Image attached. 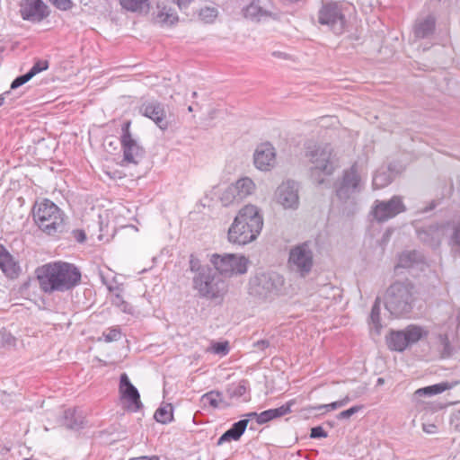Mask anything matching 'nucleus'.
<instances>
[{"label": "nucleus", "mask_w": 460, "mask_h": 460, "mask_svg": "<svg viewBox=\"0 0 460 460\" xmlns=\"http://www.w3.org/2000/svg\"><path fill=\"white\" fill-rule=\"evenodd\" d=\"M39 287L44 294L72 291L82 282V272L74 263L57 261L43 264L35 270Z\"/></svg>", "instance_id": "obj_1"}, {"label": "nucleus", "mask_w": 460, "mask_h": 460, "mask_svg": "<svg viewBox=\"0 0 460 460\" xmlns=\"http://www.w3.org/2000/svg\"><path fill=\"white\" fill-rule=\"evenodd\" d=\"M263 227V217L258 207L248 204L242 208L228 228L229 243L245 245L253 242Z\"/></svg>", "instance_id": "obj_2"}, {"label": "nucleus", "mask_w": 460, "mask_h": 460, "mask_svg": "<svg viewBox=\"0 0 460 460\" xmlns=\"http://www.w3.org/2000/svg\"><path fill=\"white\" fill-rule=\"evenodd\" d=\"M367 176L362 173L357 163L349 168L343 170L341 175L337 178L333 188L338 199L343 204L344 208L349 204L355 212L358 204V196L365 190Z\"/></svg>", "instance_id": "obj_3"}, {"label": "nucleus", "mask_w": 460, "mask_h": 460, "mask_svg": "<svg viewBox=\"0 0 460 460\" xmlns=\"http://www.w3.org/2000/svg\"><path fill=\"white\" fill-rule=\"evenodd\" d=\"M32 215L38 227L48 235H57L66 230L65 213L49 199L37 201L32 208Z\"/></svg>", "instance_id": "obj_4"}, {"label": "nucleus", "mask_w": 460, "mask_h": 460, "mask_svg": "<svg viewBox=\"0 0 460 460\" xmlns=\"http://www.w3.org/2000/svg\"><path fill=\"white\" fill-rule=\"evenodd\" d=\"M413 286L409 282L396 281L386 290L385 309L394 317H401L411 312L413 307Z\"/></svg>", "instance_id": "obj_5"}, {"label": "nucleus", "mask_w": 460, "mask_h": 460, "mask_svg": "<svg viewBox=\"0 0 460 460\" xmlns=\"http://www.w3.org/2000/svg\"><path fill=\"white\" fill-rule=\"evenodd\" d=\"M306 156L312 164L310 168L311 177L318 184H323L324 182L323 176L332 175L336 167L331 146L314 145L308 146Z\"/></svg>", "instance_id": "obj_6"}, {"label": "nucleus", "mask_w": 460, "mask_h": 460, "mask_svg": "<svg viewBox=\"0 0 460 460\" xmlns=\"http://www.w3.org/2000/svg\"><path fill=\"white\" fill-rule=\"evenodd\" d=\"M349 7L337 2H327L318 11V22L327 26L335 35H341L349 28Z\"/></svg>", "instance_id": "obj_7"}, {"label": "nucleus", "mask_w": 460, "mask_h": 460, "mask_svg": "<svg viewBox=\"0 0 460 460\" xmlns=\"http://www.w3.org/2000/svg\"><path fill=\"white\" fill-rule=\"evenodd\" d=\"M192 284L200 297L209 300H222L227 292L226 282L213 269L207 273L194 275Z\"/></svg>", "instance_id": "obj_8"}, {"label": "nucleus", "mask_w": 460, "mask_h": 460, "mask_svg": "<svg viewBox=\"0 0 460 460\" xmlns=\"http://www.w3.org/2000/svg\"><path fill=\"white\" fill-rule=\"evenodd\" d=\"M314 248L311 241H305L292 246L289 250L288 266L300 277H306L314 267Z\"/></svg>", "instance_id": "obj_9"}, {"label": "nucleus", "mask_w": 460, "mask_h": 460, "mask_svg": "<svg viewBox=\"0 0 460 460\" xmlns=\"http://www.w3.org/2000/svg\"><path fill=\"white\" fill-rule=\"evenodd\" d=\"M283 283V278L277 272L257 273L250 280V293L260 298L266 299L278 295Z\"/></svg>", "instance_id": "obj_10"}, {"label": "nucleus", "mask_w": 460, "mask_h": 460, "mask_svg": "<svg viewBox=\"0 0 460 460\" xmlns=\"http://www.w3.org/2000/svg\"><path fill=\"white\" fill-rule=\"evenodd\" d=\"M213 270L221 278H230L234 275H241L247 271L248 260L244 256L226 253L220 255L215 253L210 259Z\"/></svg>", "instance_id": "obj_11"}, {"label": "nucleus", "mask_w": 460, "mask_h": 460, "mask_svg": "<svg viewBox=\"0 0 460 460\" xmlns=\"http://www.w3.org/2000/svg\"><path fill=\"white\" fill-rule=\"evenodd\" d=\"M130 124V120H127L121 128L120 144L123 151V163L138 164L144 159L146 151L132 137Z\"/></svg>", "instance_id": "obj_12"}, {"label": "nucleus", "mask_w": 460, "mask_h": 460, "mask_svg": "<svg viewBox=\"0 0 460 460\" xmlns=\"http://www.w3.org/2000/svg\"><path fill=\"white\" fill-rule=\"evenodd\" d=\"M119 394L126 411L137 412L143 409L144 405L140 400V394L126 373H122L119 376Z\"/></svg>", "instance_id": "obj_13"}, {"label": "nucleus", "mask_w": 460, "mask_h": 460, "mask_svg": "<svg viewBox=\"0 0 460 460\" xmlns=\"http://www.w3.org/2000/svg\"><path fill=\"white\" fill-rule=\"evenodd\" d=\"M255 184L252 179L243 177L229 185L221 195V201L224 206H229L234 202H240L246 197L252 194Z\"/></svg>", "instance_id": "obj_14"}, {"label": "nucleus", "mask_w": 460, "mask_h": 460, "mask_svg": "<svg viewBox=\"0 0 460 460\" xmlns=\"http://www.w3.org/2000/svg\"><path fill=\"white\" fill-rule=\"evenodd\" d=\"M406 208L400 196H393L389 200L376 199L372 207V215L378 222H385L398 214L404 212Z\"/></svg>", "instance_id": "obj_15"}, {"label": "nucleus", "mask_w": 460, "mask_h": 460, "mask_svg": "<svg viewBox=\"0 0 460 460\" xmlns=\"http://www.w3.org/2000/svg\"><path fill=\"white\" fill-rule=\"evenodd\" d=\"M298 183L292 180L282 182L276 190L277 202L285 209H296L299 206Z\"/></svg>", "instance_id": "obj_16"}, {"label": "nucleus", "mask_w": 460, "mask_h": 460, "mask_svg": "<svg viewBox=\"0 0 460 460\" xmlns=\"http://www.w3.org/2000/svg\"><path fill=\"white\" fill-rule=\"evenodd\" d=\"M23 20L32 22H41L49 15L48 6L42 0H25L20 8Z\"/></svg>", "instance_id": "obj_17"}, {"label": "nucleus", "mask_w": 460, "mask_h": 460, "mask_svg": "<svg viewBox=\"0 0 460 460\" xmlns=\"http://www.w3.org/2000/svg\"><path fill=\"white\" fill-rule=\"evenodd\" d=\"M139 111L145 117L152 119L160 129H167L168 121L165 119L166 113L164 104L158 102H145L141 105Z\"/></svg>", "instance_id": "obj_18"}, {"label": "nucleus", "mask_w": 460, "mask_h": 460, "mask_svg": "<svg viewBox=\"0 0 460 460\" xmlns=\"http://www.w3.org/2000/svg\"><path fill=\"white\" fill-rule=\"evenodd\" d=\"M275 149L270 143L260 145L254 153L253 163L261 171H270L275 164Z\"/></svg>", "instance_id": "obj_19"}, {"label": "nucleus", "mask_w": 460, "mask_h": 460, "mask_svg": "<svg viewBox=\"0 0 460 460\" xmlns=\"http://www.w3.org/2000/svg\"><path fill=\"white\" fill-rule=\"evenodd\" d=\"M243 15L245 18L250 19L252 22H260L269 18H276V14L270 11L263 8L261 5L260 0H253L248 4L243 10Z\"/></svg>", "instance_id": "obj_20"}, {"label": "nucleus", "mask_w": 460, "mask_h": 460, "mask_svg": "<svg viewBox=\"0 0 460 460\" xmlns=\"http://www.w3.org/2000/svg\"><path fill=\"white\" fill-rule=\"evenodd\" d=\"M0 269L9 279H16L19 275L20 267L18 263L2 244H0Z\"/></svg>", "instance_id": "obj_21"}, {"label": "nucleus", "mask_w": 460, "mask_h": 460, "mask_svg": "<svg viewBox=\"0 0 460 460\" xmlns=\"http://www.w3.org/2000/svg\"><path fill=\"white\" fill-rule=\"evenodd\" d=\"M436 28V19L432 15L417 19L413 27L416 39H428L433 35Z\"/></svg>", "instance_id": "obj_22"}, {"label": "nucleus", "mask_w": 460, "mask_h": 460, "mask_svg": "<svg viewBox=\"0 0 460 460\" xmlns=\"http://www.w3.org/2000/svg\"><path fill=\"white\" fill-rule=\"evenodd\" d=\"M248 425V420H240L234 422L229 429L224 432L218 438L217 445L221 446L225 442L231 440L237 441L240 439L242 435L244 433Z\"/></svg>", "instance_id": "obj_23"}, {"label": "nucleus", "mask_w": 460, "mask_h": 460, "mask_svg": "<svg viewBox=\"0 0 460 460\" xmlns=\"http://www.w3.org/2000/svg\"><path fill=\"white\" fill-rule=\"evenodd\" d=\"M455 384L449 382H441L432 385L425 386L417 389L412 398L414 401H419L423 396H432L445 392L446 390L453 388Z\"/></svg>", "instance_id": "obj_24"}, {"label": "nucleus", "mask_w": 460, "mask_h": 460, "mask_svg": "<svg viewBox=\"0 0 460 460\" xmlns=\"http://www.w3.org/2000/svg\"><path fill=\"white\" fill-rule=\"evenodd\" d=\"M424 257L420 252L415 250L405 251L400 254L396 268L411 269L422 263Z\"/></svg>", "instance_id": "obj_25"}, {"label": "nucleus", "mask_w": 460, "mask_h": 460, "mask_svg": "<svg viewBox=\"0 0 460 460\" xmlns=\"http://www.w3.org/2000/svg\"><path fill=\"white\" fill-rule=\"evenodd\" d=\"M201 403L204 407L209 405L210 407L216 408H226L230 405L229 402H226L223 399L222 393L219 391L212 390L201 396L200 399Z\"/></svg>", "instance_id": "obj_26"}, {"label": "nucleus", "mask_w": 460, "mask_h": 460, "mask_svg": "<svg viewBox=\"0 0 460 460\" xmlns=\"http://www.w3.org/2000/svg\"><path fill=\"white\" fill-rule=\"evenodd\" d=\"M386 343L390 349L399 352L408 347L403 331H391L389 336L386 337Z\"/></svg>", "instance_id": "obj_27"}, {"label": "nucleus", "mask_w": 460, "mask_h": 460, "mask_svg": "<svg viewBox=\"0 0 460 460\" xmlns=\"http://www.w3.org/2000/svg\"><path fill=\"white\" fill-rule=\"evenodd\" d=\"M419 239L431 247H438L440 244V236L437 227L429 226L418 230Z\"/></svg>", "instance_id": "obj_28"}, {"label": "nucleus", "mask_w": 460, "mask_h": 460, "mask_svg": "<svg viewBox=\"0 0 460 460\" xmlns=\"http://www.w3.org/2000/svg\"><path fill=\"white\" fill-rule=\"evenodd\" d=\"M380 297H376L371 309V313L368 319V325L371 332H375L376 335H379L383 328L381 324L380 317Z\"/></svg>", "instance_id": "obj_29"}, {"label": "nucleus", "mask_w": 460, "mask_h": 460, "mask_svg": "<svg viewBox=\"0 0 460 460\" xmlns=\"http://www.w3.org/2000/svg\"><path fill=\"white\" fill-rule=\"evenodd\" d=\"M62 424L69 429L77 430L83 428L84 417L75 410L68 409L64 411Z\"/></svg>", "instance_id": "obj_30"}, {"label": "nucleus", "mask_w": 460, "mask_h": 460, "mask_svg": "<svg viewBox=\"0 0 460 460\" xmlns=\"http://www.w3.org/2000/svg\"><path fill=\"white\" fill-rule=\"evenodd\" d=\"M155 420L162 424H168L173 420V407L171 403H163L155 411Z\"/></svg>", "instance_id": "obj_31"}, {"label": "nucleus", "mask_w": 460, "mask_h": 460, "mask_svg": "<svg viewBox=\"0 0 460 460\" xmlns=\"http://www.w3.org/2000/svg\"><path fill=\"white\" fill-rule=\"evenodd\" d=\"M438 344L441 358H447L453 355L454 347L451 344L448 333H439L438 335Z\"/></svg>", "instance_id": "obj_32"}, {"label": "nucleus", "mask_w": 460, "mask_h": 460, "mask_svg": "<svg viewBox=\"0 0 460 460\" xmlns=\"http://www.w3.org/2000/svg\"><path fill=\"white\" fill-rule=\"evenodd\" d=\"M249 389V383L241 380L237 385H231L226 389V394L230 399H239L243 396Z\"/></svg>", "instance_id": "obj_33"}, {"label": "nucleus", "mask_w": 460, "mask_h": 460, "mask_svg": "<svg viewBox=\"0 0 460 460\" xmlns=\"http://www.w3.org/2000/svg\"><path fill=\"white\" fill-rule=\"evenodd\" d=\"M403 332L408 346L418 342L424 334H427L421 327L416 325H409Z\"/></svg>", "instance_id": "obj_34"}, {"label": "nucleus", "mask_w": 460, "mask_h": 460, "mask_svg": "<svg viewBox=\"0 0 460 460\" xmlns=\"http://www.w3.org/2000/svg\"><path fill=\"white\" fill-rule=\"evenodd\" d=\"M121 6L131 12H146L149 8L148 0H119Z\"/></svg>", "instance_id": "obj_35"}, {"label": "nucleus", "mask_w": 460, "mask_h": 460, "mask_svg": "<svg viewBox=\"0 0 460 460\" xmlns=\"http://www.w3.org/2000/svg\"><path fill=\"white\" fill-rule=\"evenodd\" d=\"M157 22L161 24H174L178 21V16L172 10V8H167L164 6L156 15Z\"/></svg>", "instance_id": "obj_36"}, {"label": "nucleus", "mask_w": 460, "mask_h": 460, "mask_svg": "<svg viewBox=\"0 0 460 460\" xmlns=\"http://www.w3.org/2000/svg\"><path fill=\"white\" fill-rule=\"evenodd\" d=\"M449 245L453 252L460 256V221L453 224L452 234L449 237Z\"/></svg>", "instance_id": "obj_37"}, {"label": "nucleus", "mask_w": 460, "mask_h": 460, "mask_svg": "<svg viewBox=\"0 0 460 460\" xmlns=\"http://www.w3.org/2000/svg\"><path fill=\"white\" fill-rule=\"evenodd\" d=\"M391 181V174L388 172L377 171L373 176L372 185L375 190H379L387 186Z\"/></svg>", "instance_id": "obj_38"}, {"label": "nucleus", "mask_w": 460, "mask_h": 460, "mask_svg": "<svg viewBox=\"0 0 460 460\" xmlns=\"http://www.w3.org/2000/svg\"><path fill=\"white\" fill-rule=\"evenodd\" d=\"M351 401L350 397L349 395H346L341 400L328 403V404H319L316 406H314L312 409L315 411H321L323 409H325L326 411H333L338 408H341L345 405H347Z\"/></svg>", "instance_id": "obj_39"}, {"label": "nucleus", "mask_w": 460, "mask_h": 460, "mask_svg": "<svg viewBox=\"0 0 460 460\" xmlns=\"http://www.w3.org/2000/svg\"><path fill=\"white\" fill-rule=\"evenodd\" d=\"M213 268L209 267L208 265H202L200 261L196 258L193 254L190 257V270L191 272L194 273V275H199L200 273H203L206 271H209Z\"/></svg>", "instance_id": "obj_40"}, {"label": "nucleus", "mask_w": 460, "mask_h": 460, "mask_svg": "<svg viewBox=\"0 0 460 460\" xmlns=\"http://www.w3.org/2000/svg\"><path fill=\"white\" fill-rule=\"evenodd\" d=\"M199 16L205 23H211L217 16V10L214 7L201 8Z\"/></svg>", "instance_id": "obj_41"}, {"label": "nucleus", "mask_w": 460, "mask_h": 460, "mask_svg": "<svg viewBox=\"0 0 460 460\" xmlns=\"http://www.w3.org/2000/svg\"><path fill=\"white\" fill-rule=\"evenodd\" d=\"M295 404L294 400L288 401L287 403L279 408L270 409L273 420L285 416L291 412V407Z\"/></svg>", "instance_id": "obj_42"}, {"label": "nucleus", "mask_w": 460, "mask_h": 460, "mask_svg": "<svg viewBox=\"0 0 460 460\" xmlns=\"http://www.w3.org/2000/svg\"><path fill=\"white\" fill-rule=\"evenodd\" d=\"M49 68V61L48 60H37L31 68L28 71L31 77L35 76L37 74L45 71Z\"/></svg>", "instance_id": "obj_43"}, {"label": "nucleus", "mask_w": 460, "mask_h": 460, "mask_svg": "<svg viewBox=\"0 0 460 460\" xmlns=\"http://www.w3.org/2000/svg\"><path fill=\"white\" fill-rule=\"evenodd\" d=\"M211 349L215 354L225 356L229 352V344L227 341L214 342Z\"/></svg>", "instance_id": "obj_44"}, {"label": "nucleus", "mask_w": 460, "mask_h": 460, "mask_svg": "<svg viewBox=\"0 0 460 460\" xmlns=\"http://www.w3.org/2000/svg\"><path fill=\"white\" fill-rule=\"evenodd\" d=\"M363 408L362 405H354L350 407L349 409H347L345 411H341L337 415L338 420H345L349 419L352 415L358 413L359 411H361Z\"/></svg>", "instance_id": "obj_45"}, {"label": "nucleus", "mask_w": 460, "mask_h": 460, "mask_svg": "<svg viewBox=\"0 0 460 460\" xmlns=\"http://www.w3.org/2000/svg\"><path fill=\"white\" fill-rule=\"evenodd\" d=\"M32 77L27 72L24 75L17 76L11 84V89L14 90L29 82Z\"/></svg>", "instance_id": "obj_46"}, {"label": "nucleus", "mask_w": 460, "mask_h": 460, "mask_svg": "<svg viewBox=\"0 0 460 460\" xmlns=\"http://www.w3.org/2000/svg\"><path fill=\"white\" fill-rule=\"evenodd\" d=\"M103 336L106 342H111L119 340L121 333L119 329L112 328L110 329L107 332H104Z\"/></svg>", "instance_id": "obj_47"}, {"label": "nucleus", "mask_w": 460, "mask_h": 460, "mask_svg": "<svg viewBox=\"0 0 460 460\" xmlns=\"http://www.w3.org/2000/svg\"><path fill=\"white\" fill-rule=\"evenodd\" d=\"M56 8L61 11H67L73 7L71 0H49Z\"/></svg>", "instance_id": "obj_48"}, {"label": "nucleus", "mask_w": 460, "mask_h": 460, "mask_svg": "<svg viewBox=\"0 0 460 460\" xmlns=\"http://www.w3.org/2000/svg\"><path fill=\"white\" fill-rule=\"evenodd\" d=\"M450 425L453 429L460 432V411H455L450 416Z\"/></svg>", "instance_id": "obj_49"}, {"label": "nucleus", "mask_w": 460, "mask_h": 460, "mask_svg": "<svg viewBox=\"0 0 460 460\" xmlns=\"http://www.w3.org/2000/svg\"><path fill=\"white\" fill-rule=\"evenodd\" d=\"M327 436V432L321 426H315L311 429L310 438H323Z\"/></svg>", "instance_id": "obj_50"}, {"label": "nucleus", "mask_w": 460, "mask_h": 460, "mask_svg": "<svg viewBox=\"0 0 460 460\" xmlns=\"http://www.w3.org/2000/svg\"><path fill=\"white\" fill-rule=\"evenodd\" d=\"M252 347L260 351H265L268 349H270V342L269 340H260L253 342Z\"/></svg>", "instance_id": "obj_51"}, {"label": "nucleus", "mask_w": 460, "mask_h": 460, "mask_svg": "<svg viewBox=\"0 0 460 460\" xmlns=\"http://www.w3.org/2000/svg\"><path fill=\"white\" fill-rule=\"evenodd\" d=\"M272 420L273 417L270 409L266 410L261 412V420H259V425L266 424Z\"/></svg>", "instance_id": "obj_52"}, {"label": "nucleus", "mask_w": 460, "mask_h": 460, "mask_svg": "<svg viewBox=\"0 0 460 460\" xmlns=\"http://www.w3.org/2000/svg\"><path fill=\"white\" fill-rule=\"evenodd\" d=\"M113 304L119 306L123 312H127L128 303L123 300L120 295H116L113 300Z\"/></svg>", "instance_id": "obj_53"}, {"label": "nucleus", "mask_w": 460, "mask_h": 460, "mask_svg": "<svg viewBox=\"0 0 460 460\" xmlns=\"http://www.w3.org/2000/svg\"><path fill=\"white\" fill-rule=\"evenodd\" d=\"M72 235L78 243H84L86 239V234H85L84 231L82 229L73 230Z\"/></svg>", "instance_id": "obj_54"}, {"label": "nucleus", "mask_w": 460, "mask_h": 460, "mask_svg": "<svg viewBox=\"0 0 460 460\" xmlns=\"http://www.w3.org/2000/svg\"><path fill=\"white\" fill-rule=\"evenodd\" d=\"M422 429L427 434H435L438 432V426L434 423H423Z\"/></svg>", "instance_id": "obj_55"}, {"label": "nucleus", "mask_w": 460, "mask_h": 460, "mask_svg": "<svg viewBox=\"0 0 460 460\" xmlns=\"http://www.w3.org/2000/svg\"><path fill=\"white\" fill-rule=\"evenodd\" d=\"M246 419L248 421L250 420H255L256 422L259 424V420H261V413H257L256 411H251L245 414Z\"/></svg>", "instance_id": "obj_56"}, {"label": "nucleus", "mask_w": 460, "mask_h": 460, "mask_svg": "<svg viewBox=\"0 0 460 460\" xmlns=\"http://www.w3.org/2000/svg\"><path fill=\"white\" fill-rule=\"evenodd\" d=\"M128 460H160L157 456H141L138 457H132Z\"/></svg>", "instance_id": "obj_57"}, {"label": "nucleus", "mask_w": 460, "mask_h": 460, "mask_svg": "<svg viewBox=\"0 0 460 460\" xmlns=\"http://www.w3.org/2000/svg\"><path fill=\"white\" fill-rule=\"evenodd\" d=\"M286 4H298L305 3L307 0H281Z\"/></svg>", "instance_id": "obj_58"}, {"label": "nucleus", "mask_w": 460, "mask_h": 460, "mask_svg": "<svg viewBox=\"0 0 460 460\" xmlns=\"http://www.w3.org/2000/svg\"><path fill=\"white\" fill-rule=\"evenodd\" d=\"M9 94V92H5L4 93L0 95V107L4 104V96Z\"/></svg>", "instance_id": "obj_59"}, {"label": "nucleus", "mask_w": 460, "mask_h": 460, "mask_svg": "<svg viewBox=\"0 0 460 460\" xmlns=\"http://www.w3.org/2000/svg\"><path fill=\"white\" fill-rule=\"evenodd\" d=\"M191 97H192V98H196V97H198V93H197L196 91H193V92L191 93Z\"/></svg>", "instance_id": "obj_60"}, {"label": "nucleus", "mask_w": 460, "mask_h": 460, "mask_svg": "<svg viewBox=\"0 0 460 460\" xmlns=\"http://www.w3.org/2000/svg\"><path fill=\"white\" fill-rule=\"evenodd\" d=\"M9 450H10V448L4 446V447H3V449H2V452H4H4H8Z\"/></svg>", "instance_id": "obj_61"}, {"label": "nucleus", "mask_w": 460, "mask_h": 460, "mask_svg": "<svg viewBox=\"0 0 460 460\" xmlns=\"http://www.w3.org/2000/svg\"><path fill=\"white\" fill-rule=\"evenodd\" d=\"M383 383H384V379H383V378H378V379H377V384H378V385H381V384H383Z\"/></svg>", "instance_id": "obj_62"}, {"label": "nucleus", "mask_w": 460, "mask_h": 460, "mask_svg": "<svg viewBox=\"0 0 460 460\" xmlns=\"http://www.w3.org/2000/svg\"><path fill=\"white\" fill-rule=\"evenodd\" d=\"M188 111H190V112H192V111H193V107H192L191 105H190V106L188 107Z\"/></svg>", "instance_id": "obj_63"}, {"label": "nucleus", "mask_w": 460, "mask_h": 460, "mask_svg": "<svg viewBox=\"0 0 460 460\" xmlns=\"http://www.w3.org/2000/svg\"><path fill=\"white\" fill-rule=\"evenodd\" d=\"M273 55H274V56H277V57H280V56H281V53H280V52H273Z\"/></svg>", "instance_id": "obj_64"}]
</instances>
